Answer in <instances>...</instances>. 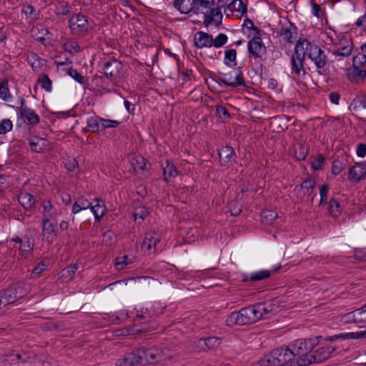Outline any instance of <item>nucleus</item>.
<instances>
[{"mask_svg": "<svg viewBox=\"0 0 366 366\" xmlns=\"http://www.w3.org/2000/svg\"><path fill=\"white\" fill-rule=\"evenodd\" d=\"M314 44H312L307 39H300L296 43L294 53L292 56L301 57L305 59V56L310 52V49L313 46Z\"/></svg>", "mask_w": 366, "mask_h": 366, "instance_id": "25", "label": "nucleus"}, {"mask_svg": "<svg viewBox=\"0 0 366 366\" xmlns=\"http://www.w3.org/2000/svg\"><path fill=\"white\" fill-rule=\"evenodd\" d=\"M25 295L21 285L17 284L14 287L6 289L4 292L0 293V298L4 307L14 304L18 300L21 299Z\"/></svg>", "mask_w": 366, "mask_h": 366, "instance_id": "7", "label": "nucleus"}, {"mask_svg": "<svg viewBox=\"0 0 366 366\" xmlns=\"http://www.w3.org/2000/svg\"><path fill=\"white\" fill-rule=\"evenodd\" d=\"M328 212L332 217H337L341 212L340 204L335 198L329 201Z\"/></svg>", "mask_w": 366, "mask_h": 366, "instance_id": "45", "label": "nucleus"}, {"mask_svg": "<svg viewBox=\"0 0 366 366\" xmlns=\"http://www.w3.org/2000/svg\"><path fill=\"white\" fill-rule=\"evenodd\" d=\"M294 33L290 27H282L280 30V35L288 43H292L295 40Z\"/></svg>", "mask_w": 366, "mask_h": 366, "instance_id": "48", "label": "nucleus"}, {"mask_svg": "<svg viewBox=\"0 0 366 366\" xmlns=\"http://www.w3.org/2000/svg\"><path fill=\"white\" fill-rule=\"evenodd\" d=\"M219 79L223 84L231 87L245 86L243 73L239 69L221 74Z\"/></svg>", "mask_w": 366, "mask_h": 366, "instance_id": "10", "label": "nucleus"}, {"mask_svg": "<svg viewBox=\"0 0 366 366\" xmlns=\"http://www.w3.org/2000/svg\"><path fill=\"white\" fill-rule=\"evenodd\" d=\"M172 358V356L167 349L142 347L127 354L124 361L126 366L147 364L166 365Z\"/></svg>", "mask_w": 366, "mask_h": 366, "instance_id": "1", "label": "nucleus"}, {"mask_svg": "<svg viewBox=\"0 0 366 366\" xmlns=\"http://www.w3.org/2000/svg\"><path fill=\"white\" fill-rule=\"evenodd\" d=\"M42 234L48 241L52 242L56 237L57 222L55 220H41Z\"/></svg>", "mask_w": 366, "mask_h": 366, "instance_id": "21", "label": "nucleus"}, {"mask_svg": "<svg viewBox=\"0 0 366 366\" xmlns=\"http://www.w3.org/2000/svg\"><path fill=\"white\" fill-rule=\"evenodd\" d=\"M252 306L257 322L260 319L268 318L270 314L274 313L271 302H260Z\"/></svg>", "mask_w": 366, "mask_h": 366, "instance_id": "19", "label": "nucleus"}, {"mask_svg": "<svg viewBox=\"0 0 366 366\" xmlns=\"http://www.w3.org/2000/svg\"><path fill=\"white\" fill-rule=\"evenodd\" d=\"M277 217V212L274 210H264L261 213L262 222L266 224H270Z\"/></svg>", "mask_w": 366, "mask_h": 366, "instance_id": "44", "label": "nucleus"}, {"mask_svg": "<svg viewBox=\"0 0 366 366\" xmlns=\"http://www.w3.org/2000/svg\"><path fill=\"white\" fill-rule=\"evenodd\" d=\"M273 271L268 269H262L259 271L254 272L251 274H244L243 275V281L244 282H258L267 280L269 278L272 274Z\"/></svg>", "mask_w": 366, "mask_h": 366, "instance_id": "28", "label": "nucleus"}, {"mask_svg": "<svg viewBox=\"0 0 366 366\" xmlns=\"http://www.w3.org/2000/svg\"><path fill=\"white\" fill-rule=\"evenodd\" d=\"M11 242L18 243L19 244L18 250L19 255L24 259H29L31 257L33 249H34V241L28 237H24L21 238L16 237L11 239Z\"/></svg>", "mask_w": 366, "mask_h": 366, "instance_id": "12", "label": "nucleus"}, {"mask_svg": "<svg viewBox=\"0 0 366 366\" xmlns=\"http://www.w3.org/2000/svg\"><path fill=\"white\" fill-rule=\"evenodd\" d=\"M29 144L33 152L41 153L47 147V140L37 136H33L29 138Z\"/></svg>", "mask_w": 366, "mask_h": 366, "instance_id": "26", "label": "nucleus"}, {"mask_svg": "<svg viewBox=\"0 0 366 366\" xmlns=\"http://www.w3.org/2000/svg\"><path fill=\"white\" fill-rule=\"evenodd\" d=\"M316 183L315 179L308 178L304 180L299 187L296 186L295 191L296 192L297 199L303 200L305 198L312 196V199H313L315 197L313 192Z\"/></svg>", "mask_w": 366, "mask_h": 366, "instance_id": "13", "label": "nucleus"}, {"mask_svg": "<svg viewBox=\"0 0 366 366\" xmlns=\"http://www.w3.org/2000/svg\"><path fill=\"white\" fill-rule=\"evenodd\" d=\"M344 164L342 162L335 160L332 163V173L335 176L338 175L344 169Z\"/></svg>", "mask_w": 366, "mask_h": 366, "instance_id": "61", "label": "nucleus"}, {"mask_svg": "<svg viewBox=\"0 0 366 366\" xmlns=\"http://www.w3.org/2000/svg\"><path fill=\"white\" fill-rule=\"evenodd\" d=\"M41 205L43 208L41 220H54L57 215V209L51 202L49 200H44Z\"/></svg>", "mask_w": 366, "mask_h": 366, "instance_id": "27", "label": "nucleus"}, {"mask_svg": "<svg viewBox=\"0 0 366 366\" xmlns=\"http://www.w3.org/2000/svg\"><path fill=\"white\" fill-rule=\"evenodd\" d=\"M102 118L97 116H93L87 119L86 127L84 129V132H97L99 130V123Z\"/></svg>", "mask_w": 366, "mask_h": 366, "instance_id": "38", "label": "nucleus"}, {"mask_svg": "<svg viewBox=\"0 0 366 366\" xmlns=\"http://www.w3.org/2000/svg\"><path fill=\"white\" fill-rule=\"evenodd\" d=\"M234 11L238 12L241 15L247 12V6L242 0H233L224 9V14L227 16L232 15Z\"/></svg>", "mask_w": 366, "mask_h": 366, "instance_id": "29", "label": "nucleus"}, {"mask_svg": "<svg viewBox=\"0 0 366 366\" xmlns=\"http://www.w3.org/2000/svg\"><path fill=\"white\" fill-rule=\"evenodd\" d=\"M164 176L166 179L167 177H174L177 175V170L169 159L166 160V166L162 165Z\"/></svg>", "mask_w": 366, "mask_h": 366, "instance_id": "42", "label": "nucleus"}, {"mask_svg": "<svg viewBox=\"0 0 366 366\" xmlns=\"http://www.w3.org/2000/svg\"><path fill=\"white\" fill-rule=\"evenodd\" d=\"M305 59L292 56H291L290 64L292 74L295 77L304 78L307 72L303 66Z\"/></svg>", "mask_w": 366, "mask_h": 366, "instance_id": "23", "label": "nucleus"}, {"mask_svg": "<svg viewBox=\"0 0 366 366\" xmlns=\"http://www.w3.org/2000/svg\"><path fill=\"white\" fill-rule=\"evenodd\" d=\"M101 124L103 129L116 128L119 126V122L117 120L102 118Z\"/></svg>", "mask_w": 366, "mask_h": 366, "instance_id": "59", "label": "nucleus"}, {"mask_svg": "<svg viewBox=\"0 0 366 366\" xmlns=\"http://www.w3.org/2000/svg\"><path fill=\"white\" fill-rule=\"evenodd\" d=\"M0 98L6 102L11 101L12 96L9 92L7 81H2L0 84Z\"/></svg>", "mask_w": 366, "mask_h": 366, "instance_id": "46", "label": "nucleus"}, {"mask_svg": "<svg viewBox=\"0 0 366 366\" xmlns=\"http://www.w3.org/2000/svg\"><path fill=\"white\" fill-rule=\"evenodd\" d=\"M310 4L312 6V14L317 18L321 17L323 15L321 6L315 3L314 0L310 1Z\"/></svg>", "mask_w": 366, "mask_h": 366, "instance_id": "62", "label": "nucleus"}, {"mask_svg": "<svg viewBox=\"0 0 366 366\" xmlns=\"http://www.w3.org/2000/svg\"><path fill=\"white\" fill-rule=\"evenodd\" d=\"M366 338V330L356 332H342L329 336L327 340L331 342L336 340H345L352 339H365Z\"/></svg>", "mask_w": 366, "mask_h": 366, "instance_id": "24", "label": "nucleus"}, {"mask_svg": "<svg viewBox=\"0 0 366 366\" xmlns=\"http://www.w3.org/2000/svg\"><path fill=\"white\" fill-rule=\"evenodd\" d=\"M115 239L114 233L112 230H107L103 234V242L107 245L112 244Z\"/></svg>", "mask_w": 366, "mask_h": 366, "instance_id": "60", "label": "nucleus"}, {"mask_svg": "<svg viewBox=\"0 0 366 366\" xmlns=\"http://www.w3.org/2000/svg\"><path fill=\"white\" fill-rule=\"evenodd\" d=\"M329 192V186L327 184H323L320 188V205L326 204L327 203V194Z\"/></svg>", "mask_w": 366, "mask_h": 366, "instance_id": "56", "label": "nucleus"}, {"mask_svg": "<svg viewBox=\"0 0 366 366\" xmlns=\"http://www.w3.org/2000/svg\"><path fill=\"white\" fill-rule=\"evenodd\" d=\"M194 43L197 48L212 47L214 44L211 34L204 31H198L194 36Z\"/></svg>", "mask_w": 366, "mask_h": 366, "instance_id": "22", "label": "nucleus"}, {"mask_svg": "<svg viewBox=\"0 0 366 366\" xmlns=\"http://www.w3.org/2000/svg\"><path fill=\"white\" fill-rule=\"evenodd\" d=\"M247 49L249 55L254 59H262L267 53V49L259 35L254 37L248 41Z\"/></svg>", "mask_w": 366, "mask_h": 366, "instance_id": "11", "label": "nucleus"}, {"mask_svg": "<svg viewBox=\"0 0 366 366\" xmlns=\"http://www.w3.org/2000/svg\"><path fill=\"white\" fill-rule=\"evenodd\" d=\"M41 362L35 358L28 357L26 360L20 359V363L16 366H41Z\"/></svg>", "mask_w": 366, "mask_h": 366, "instance_id": "57", "label": "nucleus"}, {"mask_svg": "<svg viewBox=\"0 0 366 366\" xmlns=\"http://www.w3.org/2000/svg\"><path fill=\"white\" fill-rule=\"evenodd\" d=\"M67 74L79 84H84V77L75 69L69 68L67 69Z\"/></svg>", "mask_w": 366, "mask_h": 366, "instance_id": "58", "label": "nucleus"}, {"mask_svg": "<svg viewBox=\"0 0 366 366\" xmlns=\"http://www.w3.org/2000/svg\"><path fill=\"white\" fill-rule=\"evenodd\" d=\"M148 214L149 212L147 208L144 206L137 207L133 213L134 220L137 222L138 224H141Z\"/></svg>", "mask_w": 366, "mask_h": 366, "instance_id": "41", "label": "nucleus"}, {"mask_svg": "<svg viewBox=\"0 0 366 366\" xmlns=\"http://www.w3.org/2000/svg\"><path fill=\"white\" fill-rule=\"evenodd\" d=\"M13 128L12 122L9 119H2L0 122V134L10 132Z\"/></svg>", "mask_w": 366, "mask_h": 366, "instance_id": "52", "label": "nucleus"}, {"mask_svg": "<svg viewBox=\"0 0 366 366\" xmlns=\"http://www.w3.org/2000/svg\"><path fill=\"white\" fill-rule=\"evenodd\" d=\"M123 64L116 59H112L106 61L102 67L105 76L112 82L119 81L123 74Z\"/></svg>", "mask_w": 366, "mask_h": 366, "instance_id": "6", "label": "nucleus"}, {"mask_svg": "<svg viewBox=\"0 0 366 366\" xmlns=\"http://www.w3.org/2000/svg\"><path fill=\"white\" fill-rule=\"evenodd\" d=\"M260 366H298L288 347L274 349L260 360Z\"/></svg>", "mask_w": 366, "mask_h": 366, "instance_id": "3", "label": "nucleus"}, {"mask_svg": "<svg viewBox=\"0 0 366 366\" xmlns=\"http://www.w3.org/2000/svg\"><path fill=\"white\" fill-rule=\"evenodd\" d=\"M202 341L204 342L209 349H214L221 344V339L217 337H208L204 339H200L199 342Z\"/></svg>", "mask_w": 366, "mask_h": 366, "instance_id": "47", "label": "nucleus"}, {"mask_svg": "<svg viewBox=\"0 0 366 366\" xmlns=\"http://www.w3.org/2000/svg\"><path fill=\"white\" fill-rule=\"evenodd\" d=\"M221 164L229 167L235 162L234 149L229 146L222 147L218 150Z\"/></svg>", "mask_w": 366, "mask_h": 366, "instance_id": "16", "label": "nucleus"}, {"mask_svg": "<svg viewBox=\"0 0 366 366\" xmlns=\"http://www.w3.org/2000/svg\"><path fill=\"white\" fill-rule=\"evenodd\" d=\"M308 154V148L304 144H300L297 149L295 150V158L299 161L305 160Z\"/></svg>", "mask_w": 366, "mask_h": 366, "instance_id": "50", "label": "nucleus"}, {"mask_svg": "<svg viewBox=\"0 0 366 366\" xmlns=\"http://www.w3.org/2000/svg\"><path fill=\"white\" fill-rule=\"evenodd\" d=\"M130 164L134 172H138L146 169L147 160L143 156L137 154L131 158Z\"/></svg>", "mask_w": 366, "mask_h": 366, "instance_id": "34", "label": "nucleus"}, {"mask_svg": "<svg viewBox=\"0 0 366 366\" xmlns=\"http://www.w3.org/2000/svg\"><path fill=\"white\" fill-rule=\"evenodd\" d=\"M131 262L129 257L127 255H124L122 257H117L115 266L117 269L122 270L125 268V267Z\"/></svg>", "mask_w": 366, "mask_h": 366, "instance_id": "53", "label": "nucleus"}, {"mask_svg": "<svg viewBox=\"0 0 366 366\" xmlns=\"http://www.w3.org/2000/svg\"><path fill=\"white\" fill-rule=\"evenodd\" d=\"M21 355L18 353H9L0 356V366H16L20 363Z\"/></svg>", "mask_w": 366, "mask_h": 366, "instance_id": "33", "label": "nucleus"}, {"mask_svg": "<svg viewBox=\"0 0 366 366\" xmlns=\"http://www.w3.org/2000/svg\"><path fill=\"white\" fill-rule=\"evenodd\" d=\"M79 268V266L77 264H72L69 266L64 268L61 272V277L71 280L72 279L74 274L76 272L77 269Z\"/></svg>", "mask_w": 366, "mask_h": 366, "instance_id": "43", "label": "nucleus"}, {"mask_svg": "<svg viewBox=\"0 0 366 366\" xmlns=\"http://www.w3.org/2000/svg\"><path fill=\"white\" fill-rule=\"evenodd\" d=\"M353 51V42L351 39H342L332 49L330 52L333 56V61L345 63V66L350 64L349 59Z\"/></svg>", "mask_w": 366, "mask_h": 366, "instance_id": "5", "label": "nucleus"}, {"mask_svg": "<svg viewBox=\"0 0 366 366\" xmlns=\"http://www.w3.org/2000/svg\"><path fill=\"white\" fill-rule=\"evenodd\" d=\"M317 342L316 338L297 340L288 346L298 366H307L311 364L312 351L317 345Z\"/></svg>", "mask_w": 366, "mask_h": 366, "instance_id": "2", "label": "nucleus"}, {"mask_svg": "<svg viewBox=\"0 0 366 366\" xmlns=\"http://www.w3.org/2000/svg\"><path fill=\"white\" fill-rule=\"evenodd\" d=\"M18 114L25 122L31 126L38 124L40 120L38 114L29 107L19 108Z\"/></svg>", "mask_w": 366, "mask_h": 366, "instance_id": "20", "label": "nucleus"}, {"mask_svg": "<svg viewBox=\"0 0 366 366\" xmlns=\"http://www.w3.org/2000/svg\"><path fill=\"white\" fill-rule=\"evenodd\" d=\"M325 162V159L322 154H319L317 157L311 162V167L314 170H319Z\"/></svg>", "mask_w": 366, "mask_h": 366, "instance_id": "54", "label": "nucleus"}, {"mask_svg": "<svg viewBox=\"0 0 366 366\" xmlns=\"http://www.w3.org/2000/svg\"><path fill=\"white\" fill-rule=\"evenodd\" d=\"M63 47L65 51L71 54H74L81 51V46L79 45L77 41L73 39H68L64 44Z\"/></svg>", "mask_w": 366, "mask_h": 366, "instance_id": "40", "label": "nucleus"}, {"mask_svg": "<svg viewBox=\"0 0 366 366\" xmlns=\"http://www.w3.org/2000/svg\"><path fill=\"white\" fill-rule=\"evenodd\" d=\"M224 64L231 68L237 65V51L235 49H230L225 51Z\"/></svg>", "mask_w": 366, "mask_h": 366, "instance_id": "37", "label": "nucleus"}, {"mask_svg": "<svg viewBox=\"0 0 366 366\" xmlns=\"http://www.w3.org/2000/svg\"><path fill=\"white\" fill-rule=\"evenodd\" d=\"M210 14H204V23L205 25H209L212 24H214L215 25H218L221 23L222 19V14L220 9H209Z\"/></svg>", "mask_w": 366, "mask_h": 366, "instance_id": "31", "label": "nucleus"}, {"mask_svg": "<svg viewBox=\"0 0 366 366\" xmlns=\"http://www.w3.org/2000/svg\"><path fill=\"white\" fill-rule=\"evenodd\" d=\"M18 200L19 204L26 210L31 209L36 202L34 196L26 191L20 192Z\"/></svg>", "mask_w": 366, "mask_h": 366, "instance_id": "32", "label": "nucleus"}, {"mask_svg": "<svg viewBox=\"0 0 366 366\" xmlns=\"http://www.w3.org/2000/svg\"><path fill=\"white\" fill-rule=\"evenodd\" d=\"M243 26L247 28L254 36L260 35V30L254 25L251 19L247 18L244 21Z\"/></svg>", "mask_w": 366, "mask_h": 366, "instance_id": "51", "label": "nucleus"}, {"mask_svg": "<svg viewBox=\"0 0 366 366\" xmlns=\"http://www.w3.org/2000/svg\"><path fill=\"white\" fill-rule=\"evenodd\" d=\"M352 315L354 321L357 323H366V305L362 307L353 311L348 315Z\"/></svg>", "mask_w": 366, "mask_h": 366, "instance_id": "39", "label": "nucleus"}, {"mask_svg": "<svg viewBox=\"0 0 366 366\" xmlns=\"http://www.w3.org/2000/svg\"><path fill=\"white\" fill-rule=\"evenodd\" d=\"M227 36L223 33H221L218 34L215 39H213L214 44H212V46L216 48H220L227 42Z\"/></svg>", "mask_w": 366, "mask_h": 366, "instance_id": "55", "label": "nucleus"}, {"mask_svg": "<svg viewBox=\"0 0 366 366\" xmlns=\"http://www.w3.org/2000/svg\"><path fill=\"white\" fill-rule=\"evenodd\" d=\"M173 5L181 14H187L191 11L196 14L199 13L195 0H174Z\"/></svg>", "mask_w": 366, "mask_h": 366, "instance_id": "17", "label": "nucleus"}, {"mask_svg": "<svg viewBox=\"0 0 366 366\" xmlns=\"http://www.w3.org/2000/svg\"><path fill=\"white\" fill-rule=\"evenodd\" d=\"M38 82L40 84L41 88L46 92L51 91L52 82L47 74H43L42 76L39 79Z\"/></svg>", "mask_w": 366, "mask_h": 366, "instance_id": "49", "label": "nucleus"}, {"mask_svg": "<svg viewBox=\"0 0 366 366\" xmlns=\"http://www.w3.org/2000/svg\"><path fill=\"white\" fill-rule=\"evenodd\" d=\"M92 203V202H89L86 198L81 197L76 199V201L74 202V203L72 206L71 212L73 214H75L82 210H85L89 208L91 209Z\"/></svg>", "mask_w": 366, "mask_h": 366, "instance_id": "35", "label": "nucleus"}, {"mask_svg": "<svg viewBox=\"0 0 366 366\" xmlns=\"http://www.w3.org/2000/svg\"><path fill=\"white\" fill-rule=\"evenodd\" d=\"M257 322L252 306L242 308L238 312H232L226 320V325L229 327L235 325H245Z\"/></svg>", "mask_w": 366, "mask_h": 366, "instance_id": "4", "label": "nucleus"}, {"mask_svg": "<svg viewBox=\"0 0 366 366\" xmlns=\"http://www.w3.org/2000/svg\"><path fill=\"white\" fill-rule=\"evenodd\" d=\"M308 57L314 62L317 72L320 74H325L326 71L325 67L327 61V57L325 51L317 45H313L308 54Z\"/></svg>", "mask_w": 366, "mask_h": 366, "instance_id": "8", "label": "nucleus"}, {"mask_svg": "<svg viewBox=\"0 0 366 366\" xmlns=\"http://www.w3.org/2000/svg\"><path fill=\"white\" fill-rule=\"evenodd\" d=\"M366 177V163H355L350 169L348 179L352 182H359Z\"/></svg>", "mask_w": 366, "mask_h": 366, "instance_id": "18", "label": "nucleus"}, {"mask_svg": "<svg viewBox=\"0 0 366 366\" xmlns=\"http://www.w3.org/2000/svg\"><path fill=\"white\" fill-rule=\"evenodd\" d=\"M363 61L360 60L358 56H355L352 59L353 69L352 70V74L355 78V80L363 79L366 76V70L360 69L357 64H362Z\"/></svg>", "mask_w": 366, "mask_h": 366, "instance_id": "36", "label": "nucleus"}, {"mask_svg": "<svg viewBox=\"0 0 366 366\" xmlns=\"http://www.w3.org/2000/svg\"><path fill=\"white\" fill-rule=\"evenodd\" d=\"M335 348L330 346H315L312 351L311 364L313 362L320 363L330 357Z\"/></svg>", "mask_w": 366, "mask_h": 366, "instance_id": "15", "label": "nucleus"}, {"mask_svg": "<svg viewBox=\"0 0 366 366\" xmlns=\"http://www.w3.org/2000/svg\"><path fill=\"white\" fill-rule=\"evenodd\" d=\"M78 167V162L75 158L68 159L65 162V167L69 172H74V169Z\"/></svg>", "mask_w": 366, "mask_h": 366, "instance_id": "63", "label": "nucleus"}, {"mask_svg": "<svg viewBox=\"0 0 366 366\" xmlns=\"http://www.w3.org/2000/svg\"><path fill=\"white\" fill-rule=\"evenodd\" d=\"M21 11L26 17H31L35 12V9L31 4H26L22 6Z\"/></svg>", "mask_w": 366, "mask_h": 366, "instance_id": "64", "label": "nucleus"}, {"mask_svg": "<svg viewBox=\"0 0 366 366\" xmlns=\"http://www.w3.org/2000/svg\"><path fill=\"white\" fill-rule=\"evenodd\" d=\"M160 240V234L158 232L154 231L148 232L144 235L142 249L147 251L149 254L155 253L157 251V244Z\"/></svg>", "mask_w": 366, "mask_h": 366, "instance_id": "14", "label": "nucleus"}, {"mask_svg": "<svg viewBox=\"0 0 366 366\" xmlns=\"http://www.w3.org/2000/svg\"><path fill=\"white\" fill-rule=\"evenodd\" d=\"M69 28L74 35H85L88 31V21L86 18L80 14H73L69 21Z\"/></svg>", "mask_w": 366, "mask_h": 366, "instance_id": "9", "label": "nucleus"}, {"mask_svg": "<svg viewBox=\"0 0 366 366\" xmlns=\"http://www.w3.org/2000/svg\"><path fill=\"white\" fill-rule=\"evenodd\" d=\"M91 210L94 215L95 221L99 222L107 211V207L102 200L95 199L92 203Z\"/></svg>", "mask_w": 366, "mask_h": 366, "instance_id": "30", "label": "nucleus"}]
</instances>
